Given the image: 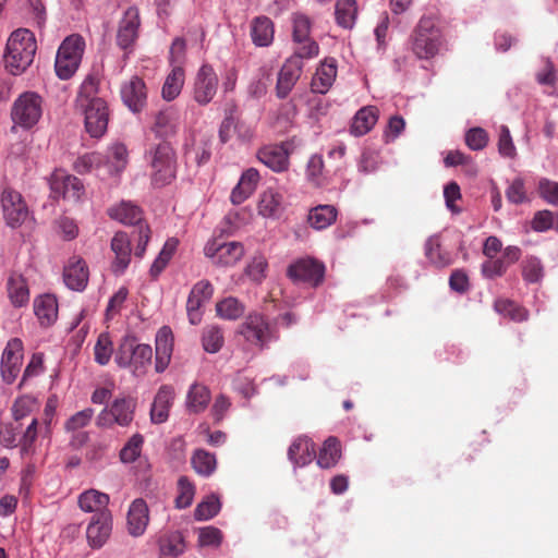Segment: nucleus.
<instances>
[{
	"label": "nucleus",
	"instance_id": "1",
	"mask_svg": "<svg viewBox=\"0 0 558 558\" xmlns=\"http://www.w3.org/2000/svg\"><path fill=\"white\" fill-rule=\"evenodd\" d=\"M37 49L32 32L20 28L11 34L7 44L4 61L7 69L13 74L23 73L33 62Z\"/></svg>",
	"mask_w": 558,
	"mask_h": 558
},
{
	"label": "nucleus",
	"instance_id": "2",
	"mask_svg": "<svg viewBox=\"0 0 558 558\" xmlns=\"http://www.w3.org/2000/svg\"><path fill=\"white\" fill-rule=\"evenodd\" d=\"M151 183L155 187L170 184L177 175L175 151L168 142H161L149 151Z\"/></svg>",
	"mask_w": 558,
	"mask_h": 558
},
{
	"label": "nucleus",
	"instance_id": "3",
	"mask_svg": "<svg viewBox=\"0 0 558 558\" xmlns=\"http://www.w3.org/2000/svg\"><path fill=\"white\" fill-rule=\"evenodd\" d=\"M153 357V349L148 344L138 343L133 336H126L116 353V362L121 367H133L136 376H142L146 372V367L150 365Z\"/></svg>",
	"mask_w": 558,
	"mask_h": 558
},
{
	"label": "nucleus",
	"instance_id": "4",
	"mask_svg": "<svg viewBox=\"0 0 558 558\" xmlns=\"http://www.w3.org/2000/svg\"><path fill=\"white\" fill-rule=\"evenodd\" d=\"M411 50L418 59L434 58L441 46V33L430 17H422L411 35Z\"/></svg>",
	"mask_w": 558,
	"mask_h": 558
},
{
	"label": "nucleus",
	"instance_id": "5",
	"mask_svg": "<svg viewBox=\"0 0 558 558\" xmlns=\"http://www.w3.org/2000/svg\"><path fill=\"white\" fill-rule=\"evenodd\" d=\"M108 214L112 219L135 227L132 233V235L137 234L135 256L142 257L150 239V229L147 225L143 223L142 209L131 202H121L117 207L110 208Z\"/></svg>",
	"mask_w": 558,
	"mask_h": 558
},
{
	"label": "nucleus",
	"instance_id": "6",
	"mask_svg": "<svg viewBox=\"0 0 558 558\" xmlns=\"http://www.w3.org/2000/svg\"><path fill=\"white\" fill-rule=\"evenodd\" d=\"M84 50L80 35L68 36L58 49L54 69L61 80H69L76 72Z\"/></svg>",
	"mask_w": 558,
	"mask_h": 558
},
{
	"label": "nucleus",
	"instance_id": "7",
	"mask_svg": "<svg viewBox=\"0 0 558 558\" xmlns=\"http://www.w3.org/2000/svg\"><path fill=\"white\" fill-rule=\"evenodd\" d=\"M325 265L313 257H305L295 260L287 268V277L295 283H307L317 288L324 282Z\"/></svg>",
	"mask_w": 558,
	"mask_h": 558
},
{
	"label": "nucleus",
	"instance_id": "8",
	"mask_svg": "<svg viewBox=\"0 0 558 558\" xmlns=\"http://www.w3.org/2000/svg\"><path fill=\"white\" fill-rule=\"evenodd\" d=\"M12 121L24 129L34 126L41 117V98L36 93L26 92L13 104Z\"/></svg>",
	"mask_w": 558,
	"mask_h": 558
},
{
	"label": "nucleus",
	"instance_id": "9",
	"mask_svg": "<svg viewBox=\"0 0 558 558\" xmlns=\"http://www.w3.org/2000/svg\"><path fill=\"white\" fill-rule=\"evenodd\" d=\"M85 117V128L92 137L105 134L109 121L107 102L104 99H90L78 105Z\"/></svg>",
	"mask_w": 558,
	"mask_h": 558
},
{
	"label": "nucleus",
	"instance_id": "10",
	"mask_svg": "<svg viewBox=\"0 0 558 558\" xmlns=\"http://www.w3.org/2000/svg\"><path fill=\"white\" fill-rule=\"evenodd\" d=\"M1 205L3 217L12 228L21 226L28 217V208L22 195L10 187L3 190Z\"/></svg>",
	"mask_w": 558,
	"mask_h": 558
},
{
	"label": "nucleus",
	"instance_id": "11",
	"mask_svg": "<svg viewBox=\"0 0 558 558\" xmlns=\"http://www.w3.org/2000/svg\"><path fill=\"white\" fill-rule=\"evenodd\" d=\"M206 256L218 266H233L244 256V246L240 242L217 243L214 241L205 247Z\"/></svg>",
	"mask_w": 558,
	"mask_h": 558
},
{
	"label": "nucleus",
	"instance_id": "12",
	"mask_svg": "<svg viewBox=\"0 0 558 558\" xmlns=\"http://www.w3.org/2000/svg\"><path fill=\"white\" fill-rule=\"evenodd\" d=\"M23 343L21 339L13 338L8 343L1 359V375L7 384H12L22 366Z\"/></svg>",
	"mask_w": 558,
	"mask_h": 558
},
{
	"label": "nucleus",
	"instance_id": "13",
	"mask_svg": "<svg viewBox=\"0 0 558 558\" xmlns=\"http://www.w3.org/2000/svg\"><path fill=\"white\" fill-rule=\"evenodd\" d=\"M50 190L53 198L78 201L84 185L76 177L56 171L50 179Z\"/></svg>",
	"mask_w": 558,
	"mask_h": 558
},
{
	"label": "nucleus",
	"instance_id": "14",
	"mask_svg": "<svg viewBox=\"0 0 558 558\" xmlns=\"http://www.w3.org/2000/svg\"><path fill=\"white\" fill-rule=\"evenodd\" d=\"M111 530L112 519L110 511L94 514L86 530L89 546L96 549L102 547L110 537Z\"/></svg>",
	"mask_w": 558,
	"mask_h": 558
},
{
	"label": "nucleus",
	"instance_id": "15",
	"mask_svg": "<svg viewBox=\"0 0 558 558\" xmlns=\"http://www.w3.org/2000/svg\"><path fill=\"white\" fill-rule=\"evenodd\" d=\"M303 61L298 57L289 58L278 73L276 93L279 98H286L301 76Z\"/></svg>",
	"mask_w": 558,
	"mask_h": 558
},
{
	"label": "nucleus",
	"instance_id": "16",
	"mask_svg": "<svg viewBox=\"0 0 558 558\" xmlns=\"http://www.w3.org/2000/svg\"><path fill=\"white\" fill-rule=\"evenodd\" d=\"M89 271L85 260L72 256L63 269V280L66 287L74 291H83L88 282Z\"/></svg>",
	"mask_w": 558,
	"mask_h": 558
},
{
	"label": "nucleus",
	"instance_id": "17",
	"mask_svg": "<svg viewBox=\"0 0 558 558\" xmlns=\"http://www.w3.org/2000/svg\"><path fill=\"white\" fill-rule=\"evenodd\" d=\"M218 84L217 75L209 65H203L196 76L194 98L199 105L208 104L216 94Z\"/></svg>",
	"mask_w": 558,
	"mask_h": 558
},
{
	"label": "nucleus",
	"instance_id": "18",
	"mask_svg": "<svg viewBox=\"0 0 558 558\" xmlns=\"http://www.w3.org/2000/svg\"><path fill=\"white\" fill-rule=\"evenodd\" d=\"M239 332L251 343L263 345L268 340V323L262 314L252 313L241 325Z\"/></svg>",
	"mask_w": 558,
	"mask_h": 558
},
{
	"label": "nucleus",
	"instance_id": "19",
	"mask_svg": "<svg viewBox=\"0 0 558 558\" xmlns=\"http://www.w3.org/2000/svg\"><path fill=\"white\" fill-rule=\"evenodd\" d=\"M121 97L125 106L133 111L140 112L146 104V86L142 78L133 76L121 89Z\"/></svg>",
	"mask_w": 558,
	"mask_h": 558
},
{
	"label": "nucleus",
	"instance_id": "20",
	"mask_svg": "<svg viewBox=\"0 0 558 558\" xmlns=\"http://www.w3.org/2000/svg\"><path fill=\"white\" fill-rule=\"evenodd\" d=\"M140 14L136 8H129L121 20L117 34V43L122 49L132 46L137 38Z\"/></svg>",
	"mask_w": 558,
	"mask_h": 558
},
{
	"label": "nucleus",
	"instance_id": "21",
	"mask_svg": "<svg viewBox=\"0 0 558 558\" xmlns=\"http://www.w3.org/2000/svg\"><path fill=\"white\" fill-rule=\"evenodd\" d=\"M111 250L116 258L111 264L112 271L122 274L131 262V240L125 232L119 231L111 240Z\"/></svg>",
	"mask_w": 558,
	"mask_h": 558
},
{
	"label": "nucleus",
	"instance_id": "22",
	"mask_svg": "<svg viewBox=\"0 0 558 558\" xmlns=\"http://www.w3.org/2000/svg\"><path fill=\"white\" fill-rule=\"evenodd\" d=\"M173 350V333L170 327L163 326L156 336V363L157 373H162L169 365Z\"/></svg>",
	"mask_w": 558,
	"mask_h": 558
},
{
	"label": "nucleus",
	"instance_id": "23",
	"mask_svg": "<svg viewBox=\"0 0 558 558\" xmlns=\"http://www.w3.org/2000/svg\"><path fill=\"white\" fill-rule=\"evenodd\" d=\"M258 159L274 171H283L289 165V150L287 144L270 145L262 148Z\"/></svg>",
	"mask_w": 558,
	"mask_h": 558
},
{
	"label": "nucleus",
	"instance_id": "24",
	"mask_svg": "<svg viewBox=\"0 0 558 558\" xmlns=\"http://www.w3.org/2000/svg\"><path fill=\"white\" fill-rule=\"evenodd\" d=\"M173 399L174 389L171 386L165 385L159 388L150 409L153 423L161 424L168 420Z\"/></svg>",
	"mask_w": 558,
	"mask_h": 558
},
{
	"label": "nucleus",
	"instance_id": "25",
	"mask_svg": "<svg viewBox=\"0 0 558 558\" xmlns=\"http://www.w3.org/2000/svg\"><path fill=\"white\" fill-rule=\"evenodd\" d=\"M148 507L146 502L138 498L135 499L128 512V529L131 535L140 536L146 530L148 524Z\"/></svg>",
	"mask_w": 558,
	"mask_h": 558
},
{
	"label": "nucleus",
	"instance_id": "26",
	"mask_svg": "<svg viewBox=\"0 0 558 558\" xmlns=\"http://www.w3.org/2000/svg\"><path fill=\"white\" fill-rule=\"evenodd\" d=\"M34 312L41 326H51L58 317V302L54 295L44 294L35 299Z\"/></svg>",
	"mask_w": 558,
	"mask_h": 558
},
{
	"label": "nucleus",
	"instance_id": "27",
	"mask_svg": "<svg viewBox=\"0 0 558 558\" xmlns=\"http://www.w3.org/2000/svg\"><path fill=\"white\" fill-rule=\"evenodd\" d=\"M337 76V65L333 60H325L312 78L311 87L314 93L325 94L331 87Z\"/></svg>",
	"mask_w": 558,
	"mask_h": 558
},
{
	"label": "nucleus",
	"instance_id": "28",
	"mask_svg": "<svg viewBox=\"0 0 558 558\" xmlns=\"http://www.w3.org/2000/svg\"><path fill=\"white\" fill-rule=\"evenodd\" d=\"M274 23L265 16H257L251 23V36L253 43L258 47H267L274 40Z\"/></svg>",
	"mask_w": 558,
	"mask_h": 558
},
{
	"label": "nucleus",
	"instance_id": "29",
	"mask_svg": "<svg viewBox=\"0 0 558 558\" xmlns=\"http://www.w3.org/2000/svg\"><path fill=\"white\" fill-rule=\"evenodd\" d=\"M258 180V171L254 168L247 169L242 174L238 185L233 189L231 202L235 205L243 203L255 191Z\"/></svg>",
	"mask_w": 558,
	"mask_h": 558
},
{
	"label": "nucleus",
	"instance_id": "30",
	"mask_svg": "<svg viewBox=\"0 0 558 558\" xmlns=\"http://www.w3.org/2000/svg\"><path fill=\"white\" fill-rule=\"evenodd\" d=\"M378 120V109L374 106H366L360 109L352 121L351 133L362 136L368 133Z\"/></svg>",
	"mask_w": 558,
	"mask_h": 558
},
{
	"label": "nucleus",
	"instance_id": "31",
	"mask_svg": "<svg viewBox=\"0 0 558 558\" xmlns=\"http://www.w3.org/2000/svg\"><path fill=\"white\" fill-rule=\"evenodd\" d=\"M111 415L119 426H129L134 418L136 401L131 397L117 398L110 405Z\"/></svg>",
	"mask_w": 558,
	"mask_h": 558
},
{
	"label": "nucleus",
	"instance_id": "32",
	"mask_svg": "<svg viewBox=\"0 0 558 558\" xmlns=\"http://www.w3.org/2000/svg\"><path fill=\"white\" fill-rule=\"evenodd\" d=\"M8 294L15 307L25 306L29 301V290L25 278L19 274H12L8 280Z\"/></svg>",
	"mask_w": 558,
	"mask_h": 558
},
{
	"label": "nucleus",
	"instance_id": "33",
	"mask_svg": "<svg viewBox=\"0 0 558 558\" xmlns=\"http://www.w3.org/2000/svg\"><path fill=\"white\" fill-rule=\"evenodd\" d=\"M289 459L298 466H304L315 457V446L307 438H298L288 450Z\"/></svg>",
	"mask_w": 558,
	"mask_h": 558
},
{
	"label": "nucleus",
	"instance_id": "34",
	"mask_svg": "<svg viewBox=\"0 0 558 558\" xmlns=\"http://www.w3.org/2000/svg\"><path fill=\"white\" fill-rule=\"evenodd\" d=\"M338 216V210L332 205H318L312 208L307 215L310 226L316 230H323L331 226Z\"/></svg>",
	"mask_w": 558,
	"mask_h": 558
},
{
	"label": "nucleus",
	"instance_id": "35",
	"mask_svg": "<svg viewBox=\"0 0 558 558\" xmlns=\"http://www.w3.org/2000/svg\"><path fill=\"white\" fill-rule=\"evenodd\" d=\"M108 504L109 496L96 489L86 490L78 498L81 509L85 512H95V514L109 511L107 508Z\"/></svg>",
	"mask_w": 558,
	"mask_h": 558
},
{
	"label": "nucleus",
	"instance_id": "36",
	"mask_svg": "<svg viewBox=\"0 0 558 558\" xmlns=\"http://www.w3.org/2000/svg\"><path fill=\"white\" fill-rule=\"evenodd\" d=\"M335 16L337 24L345 29H351L357 16L356 0H337L335 5Z\"/></svg>",
	"mask_w": 558,
	"mask_h": 558
},
{
	"label": "nucleus",
	"instance_id": "37",
	"mask_svg": "<svg viewBox=\"0 0 558 558\" xmlns=\"http://www.w3.org/2000/svg\"><path fill=\"white\" fill-rule=\"evenodd\" d=\"M341 458L340 442L336 437H328L319 451L317 463L323 469L335 466Z\"/></svg>",
	"mask_w": 558,
	"mask_h": 558
},
{
	"label": "nucleus",
	"instance_id": "38",
	"mask_svg": "<svg viewBox=\"0 0 558 558\" xmlns=\"http://www.w3.org/2000/svg\"><path fill=\"white\" fill-rule=\"evenodd\" d=\"M153 132L159 137H168L175 133V113L171 108L160 110L155 116L151 126Z\"/></svg>",
	"mask_w": 558,
	"mask_h": 558
},
{
	"label": "nucleus",
	"instance_id": "39",
	"mask_svg": "<svg viewBox=\"0 0 558 558\" xmlns=\"http://www.w3.org/2000/svg\"><path fill=\"white\" fill-rule=\"evenodd\" d=\"M185 550V542L182 533L174 532L159 542L160 558H177Z\"/></svg>",
	"mask_w": 558,
	"mask_h": 558
},
{
	"label": "nucleus",
	"instance_id": "40",
	"mask_svg": "<svg viewBox=\"0 0 558 558\" xmlns=\"http://www.w3.org/2000/svg\"><path fill=\"white\" fill-rule=\"evenodd\" d=\"M184 84V70L180 65L173 66L171 73L166 77L162 86V98L171 101L179 96Z\"/></svg>",
	"mask_w": 558,
	"mask_h": 558
},
{
	"label": "nucleus",
	"instance_id": "41",
	"mask_svg": "<svg viewBox=\"0 0 558 558\" xmlns=\"http://www.w3.org/2000/svg\"><path fill=\"white\" fill-rule=\"evenodd\" d=\"M425 254L429 262L438 268H442L451 264L450 254L441 250L440 242L436 236H432L426 241Z\"/></svg>",
	"mask_w": 558,
	"mask_h": 558
},
{
	"label": "nucleus",
	"instance_id": "42",
	"mask_svg": "<svg viewBox=\"0 0 558 558\" xmlns=\"http://www.w3.org/2000/svg\"><path fill=\"white\" fill-rule=\"evenodd\" d=\"M210 400V392L207 387L195 384L187 395V408L194 413L203 411Z\"/></svg>",
	"mask_w": 558,
	"mask_h": 558
},
{
	"label": "nucleus",
	"instance_id": "43",
	"mask_svg": "<svg viewBox=\"0 0 558 558\" xmlns=\"http://www.w3.org/2000/svg\"><path fill=\"white\" fill-rule=\"evenodd\" d=\"M244 305L235 298L229 296L216 304L217 314L226 319L235 320L244 314Z\"/></svg>",
	"mask_w": 558,
	"mask_h": 558
},
{
	"label": "nucleus",
	"instance_id": "44",
	"mask_svg": "<svg viewBox=\"0 0 558 558\" xmlns=\"http://www.w3.org/2000/svg\"><path fill=\"white\" fill-rule=\"evenodd\" d=\"M194 470L204 476L210 475L216 469V458L214 454L198 449L191 459Z\"/></svg>",
	"mask_w": 558,
	"mask_h": 558
},
{
	"label": "nucleus",
	"instance_id": "45",
	"mask_svg": "<svg viewBox=\"0 0 558 558\" xmlns=\"http://www.w3.org/2000/svg\"><path fill=\"white\" fill-rule=\"evenodd\" d=\"M143 444L144 437L138 433L134 434L120 450V460L123 463L134 462L141 456Z\"/></svg>",
	"mask_w": 558,
	"mask_h": 558
},
{
	"label": "nucleus",
	"instance_id": "46",
	"mask_svg": "<svg viewBox=\"0 0 558 558\" xmlns=\"http://www.w3.org/2000/svg\"><path fill=\"white\" fill-rule=\"evenodd\" d=\"M282 197L279 193L268 190L263 193L258 204L259 214L264 217L275 216L281 206Z\"/></svg>",
	"mask_w": 558,
	"mask_h": 558
},
{
	"label": "nucleus",
	"instance_id": "47",
	"mask_svg": "<svg viewBox=\"0 0 558 558\" xmlns=\"http://www.w3.org/2000/svg\"><path fill=\"white\" fill-rule=\"evenodd\" d=\"M494 307L499 314H502L514 322H522L527 317V312L524 308L507 299L497 300Z\"/></svg>",
	"mask_w": 558,
	"mask_h": 558
},
{
	"label": "nucleus",
	"instance_id": "48",
	"mask_svg": "<svg viewBox=\"0 0 558 558\" xmlns=\"http://www.w3.org/2000/svg\"><path fill=\"white\" fill-rule=\"evenodd\" d=\"M221 504L217 496H208L205 500L199 502L194 511V518L197 521L209 520L215 517L220 510Z\"/></svg>",
	"mask_w": 558,
	"mask_h": 558
},
{
	"label": "nucleus",
	"instance_id": "49",
	"mask_svg": "<svg viewBox=\"0 0 558 558\" xmlns=\"http://www.w3.org/2000/svg\"><path fill=\"white\" fill-rule=\"evenodd\" d=\"M223 344L222 331L218 326H209L203 333L204 350L209 353L218 352Z\"/></svg>",
	"mask_w": 558,
	"mask_h": 558
},
{
	"label": "nucleus",
	"instance_id": "50",
	"mask_svg": "<svg viewBox=\"0 0 558 558\" xmlns=\"http://www.w3.org/2000/svg\"><path fill=\"white\" fill-rule=\"evenodd\" d=\"M179 494L175 498V506L179 509L187 508L191 506L195 488L194 485L189 481L186 476H181L178 481Z\"/></svg>",
	"mask_w": 558,
	"mask_h": 558
},
{
	"label": "nucleus",
	"instance_id": "51",
	"mask_svg": "<svg viewBox=\"0 0 558 558\" xmlns=\"http://www.w3.org/2000/svg\"><path fill=\"white\" fill-rule=\"evenodd\" d=\"M113 352L112 341L107 333H100L95 345V360L100 365H106Z\"/></svg>",
	"mask_w": 558,
	"mask_h": 558
},
{
	"label": "nucleus",
	"instance_id": "52",
	"mask_svg": "<svg viewBox=\"0 0 558 558\" xmlns=\"http://www.w3.org/2000/svg\"><path fill=\"white\" fill-rule=\"evenodd\" d=\"M98 85L99 81L95 76L88 75L81 85L77 104L82 105V102L90 99H101L100 97H97Z\"/></svg>",
	"mask_w": 558,
	"mask_h": 558
},
{
	"label": "nucleus",
	"instance_id": "53",
	"mask_svg": "<svg viewBox=\"0 0 558 558\" xmlns=\"http://www.w3.org/2000/svg\"><path fill=\"white\" fill-rule=\"evenodd\" d=\"M465 143L472 150H482L488 143L487 132L482 128L470 129L465 134Z\"/></svg>",
	"mask_w": 558,
	"mask_h": 558
},
{
	"label": "nucleus",
	"instance_id": "54",
	"mask_svg": "<svg viewBox=\"0 0 558 558\" xmlns=\"http://www.w3.org/2000/svg\"><path fill=\"white\" fill-rule=\"evenodd\" d=\"M222 542V533L215 526H206L199 529L198 545L201 547L215 546L218 547Z\"/></svg>",
	"mask_w": 558,
	"mask_h": 558
},
{
	"label": "nucleus",
	"instance_id": "55",
	"mask_svg": "<svg viewBox=\"0 0 558 558\" xmlns=\"http://www.w3.org/2000/svg\"><path fill=\"white\" fill-rule=\"evenodd\" d=\"M311 31V21L303 14H295L293 19V39L296 43L307 40Z\"/></svg>",
	"mask_w": 558,
	"mask_h": 558
},
{
	"label": "nucleus",
	"instance_id": "56",
	"mask_svg": "<svg viewBox=\"0 0 558 558\" xmlns=\"http://www.w3.org/2000/svg\"><path fill=\"white\" fill-rule=\"evenodd\" d=\"M109 161L117 172L124 169L128 159V149L123 144H114L111 146L108 156Z\"/></svg>",
	"mask_w": 558,
	"mask_h": 558
},
{
	"label": "nucleus",
	"instance_id": "57",
	"mask_svg": "<svg viewBox=\"0 0 558 558\" xmlns=\"http://www.w3.org/2000/svg\"><path fill=\"white\" fill-rule=\"evenodd\" d=\"M507 267L506 262L501 258H488V260L482 265V274L488 279H494L501 277L506 272Z\"/></svg>",
	"mask_w": 558,
	"mask_h": 558
},
{
	"label": "nucleus",
	"instance_id": "58",
	"mask_svg": "<svg viewBox=\"0 0 558 558\" xmlns=\"http://www.w3.org/2000/svg\"><path fill=\"white\" fill-rule=\"evenodd\" d=\"M94 415V410L90 408H87L85 410H82L74 415H72L65 423V427L68 430H78L83 427H85L89 421L92 420Z\"/></svg>",
	"mask_w": 558,
	"mask_h": 558
},
{
	"label": "nucleus",
	"instance_id": "59",
	"mask_svg": "<svg viewBox=\"0 0 558 558\" xmlns=\"http://www.w3.org/2000/svg\"><path fill=\"white\" fill-rule=\"evenodd\" d=\"M498 151L505 157H514L515 147L512 143V138L509 129L506 125L500 128L499 140H498Z\"/></svg>",
	"mask_w": 558,
	"mask_h": 558
},
{
	"label": "nucleus",
	"instance_id": "60",
	"mask_svg": "<svg viewBox=\"0 0 558 558\" xmlns=\"http://www.w3.org/2000/svg\"><path fill=\"white\" fill-rule=\"evenodd\" d=\"M523 278L529 282H537L543 276V267L536 258L524 262L522 269Z\"/></svg>",
	"mask_w": 558,
	"mask_h": 558
},
{
	"label": "nucleus",
	"instance_id": "61",
	"mask_svg": "<svg viewBox=\"0 0 558 558\" xmlns=\"http://www.w3.org/2000/svg\"><path fill=\"white\" fill-rule=\"evenodd\" d=\"M36 407L35 400L29 397L19 398L13 404V416L15 421H20L28 416Z\"/></svg>",
	"mask_w": 558,
	"mask_h": 558
},
{
	"label": "nucleus",
	"instance_id": "62",
	"mask_svg": "<svg viewBox=\"0 0 558 558\" xmlns=\"http://www.w3.org/2000/svg\"><path fill=\"white\" fill-rule=\"evenodd\" d=\"M506 195L508 201L511 203H523L526 199L523 180L520 178L514 179L510 186L508 187Z\"/></svg>",
	"mask_w": 558,
	"mask_h": 558
},
{
	"label": "nucleus",
	"instance_id": "63",
	"mask_svg": "<svg viewBox=\"0 0 558 558\" xmlns=\"http://www.w3.org/2000/svg\"><path fill=\"white\" fill-rule=\"evenodd\" d=\"M267 262L263 256L254 257L252 263L247 265L246 274L256 282H260L265 277Z\"/></svg>",
	"mask_w": 558,
	"mask_h": 558
},
{
	"label": "nucleus",
	"instance_id": "64",
	"mask_svg": "<svg viewBox=\"0 0 558 558\" xmlns=\"http://www.w3.org/2000/svg\"><path fill=\"white\" fill-rule=\"evenodd\" d=\"M539 195L551 204L558 203V183L542 179L538 184Z\"/></svg>",
	"mask_w": 558,
	"mask_h": 558
}]
</instances>
